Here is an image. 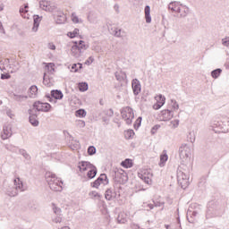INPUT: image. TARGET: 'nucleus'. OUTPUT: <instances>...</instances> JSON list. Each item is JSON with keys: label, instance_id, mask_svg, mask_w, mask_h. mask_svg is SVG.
Listing matches in <instances>:
<instances>
[{"label": "nucleus", "instance_id": "obj_1", "mask_svg": "<svg viewBox=\"0 0 229 229\" xmlns=\"http://www.w3.org/2000/svg\"><path fill=\"white\" fill-rule=\"evenodd\" d=\"M45 178L51 191H54L55 192H62V185H64V182L60 181V179L56 177V174L51 172H47L45 174Z\"/></svg>", "mask_w": 229, "mask_h": 229}, {"label": "nucleus", "instance_id": "obj_2", "mask_svg": "<svg viewBox=\"0 0 229 229\" xmlns=\"http://www.w3.org/2000/svg\"><path fill=\"white\" fill-rule=\"evenodd\" d=\"M177 182L181 185L182 189H187L189 185V172L183 170V168L179 167L177 170Z\"/></svg>", "mask_w": 229, "mask_h": 229}, {"label": "nucleus", "instance_id": "obj_3", "mask_svg": "<svg viewBox=\"0 0 229 229\" xmlns=\"http://www.w3.org/2000/svg\"><path fill=\"white\" fill-rule=\"evenodd\" d=\"M192 155V149L187 144H182L179 148V157L182 162H187Z\"/></svg>", "mask_w": 229, "mask_h": 229}, {"label": "nucleus", "instance_id": "obj_4", "mask_svg": "<svg viewBox=\"0 0 229 229\" xmlns=\"http://www.w3.org/2000/svg\"><path fill=\"white\" fill-rule=\"evenodd\" d=\"M192 155V149L187 144H182L179 148V157L182 162H187Z\"/></svg>", "mask_w": 229, "mask_h": 229}, {"label": "nucleus", "instance_id": "obj_5", "mask_svg": "<svg viewBox=\"0 0 229 229\" xmlns=\"http://www.w3.org/2000/svg\"><path fill=\"white\" fill-rule=\"evenodd\" d=\"M192 155V149L187 144H182L179 148V157L182 162H187Z\"/></svg>", "mask_w": 229, "mask_h": 229}, {"label": "nucleus", "instance_id": "obj_6", "mask_svg": "<svg viewBox=\"0 0 229 229\" xmlns=\"http://www.w3.org/2000/svg\"><path fill=\"white\" fill-rule=\"evenodd\" d=\"M192 155V149L187 144H182L179 148V157L182 162H187Z\"/></svg>", "mask_w": 229, "mask_h": 229}, {"label": "nucleus", "instance_id": "obj_7", "mask_svg": "<svg viewBox=\"0 0 229 229\" xmlns=\"http://www.w3.org/2000/svg\"><path fill=\"white\" fill-rule=\"evenodd\" d=\"M122 117L125 120L126 124H131V122L135 118V114L133 113V109L130 106L124 107L122 111Z\"/></svg>", "mask_w": 229, "mask_h": 229}, {"label": "nucleus", "instance_id": "obj_8", "mask_svg": "<svg viewBox=\"0 0 229 229\" xmlns=\"http://www.w3.org/2000/svg\"><path fill=\"white\" fill-rule=\"evenodd\" d=\"M39 8H41V10H44L45 12L50 13L56 12V10H58L56 4L46 0H41L39 2Z\"/></svg>", "mask_w": 229, "mask_h": 229}, {"label": "nucleus", "instance_id": "obj_9", "mask_svg": "<svg viewBox=\"0 0 229 229\" xmlns=\"http://www.w3.org/2000/svg\"><path fill=\"white\" fill-rule=\"evenodd\" d=\"M33 108H34V111H36V113L37 112H49V110H51V104L37 101L33 104Z\"/></svg>", "mask_w": 229, "mask_h": 229}, {"label": "nucleus", "instance_id": "obj_10", "mask_svg": "<svg viewBox=\"0 0 229 229\" xmlns=\"http://www.w3.org/2000/svg\"><path fill=\"white\" fill-rule=\"evenodd\" d=\"M101 183L104 185H108V177L106 175V174H101L97 180L91 182V187L99 189V185H101Z\"/></svg>", "mask_w": 229, "mask_h": 229}, {"label": "nucleus", "instance_id": "obj_11", "mask_svg": "<svg viewBox=\"0 0 229 229\" xmlns=\"http://www.w3.org/2000/svg\"><path fill=\"white\" fill-rule=\"evenodd\" d=\"M46 97L48 98L50 103H52L53 98L54 99H64V93L62 92V90L53 89V90H51L50 95H47Z\"/></svg>", "mask_w": 229, "mask_h": 229}, {"label": "nucleus", "instance_id": "obj_12", "mask_svg": "<svg viewBox=\"0 0 229 229\" xmlns=\"http://www.w3.org/2000/svg\"><path fill=\"white\" fill-rule=\"evenodd\" d=\"M29 121L32 126H38L39 122L37 116V111L35 109H29Z\"/></svg>", "mask_w": 229, "mask_h": 229}, {"label": "nucleus", "instance_id": "obj_13", "mask_svg": "<svg viewBox=\"0 0 229 229\" xmlns=\"http://www.w3.org/2000/svg\"><path fill=\"white\" fill-rule=\"evenodd\" d=\"M159 117L161 121H171V119H173L174 117L173 111L169 109H165L161 111Z\"/></svg>", "mask_w": 229, "mask_h": 229}, {"label": "nucleus", "instance_id": "obj_14", "mask_svg": "<svg viewBox=\"0 0 229 229\" xmlns=\"http://www.w3.org/2000/svg\"><path fill=\"white\" fill-rule=\"evenodd\" d=\"M14 187L18 191V192H24V191H28V186L24 185V182L21 181V178L17 177L14 179Z\"/></svg>", "mask_w": 229, "mask_h": 229}, {"label": "nucleus", "instance_id": "obj_15", "mask_svg": "<svg viewBox=\"0 0 229 229\" xmlns=\"http://www.w3.org/2000/svg\"><path fill=\"white\" fill-rule=\"evenodd\" d=\"M131 86L134 96H139L141 90L140 81L137 79H133L131 81Z\"/></svg>", "mask_w": 229, "mask_h": 229}, {"label": "nucleus", "instance_id": "obj_16", "mask_svg": "<svg viewBox=\"0 0 229 229\" xmlns=\"http://www.w3.org/2000/svg\"><path fill=\"white\" fill-rule=\"evenodd\" d=\"M92 163L88 161H81L79 162L78 168L81 171V173H85V171H89V168L92 167Z\"/></svg>", "mask_w": 229, "mask_h": 229}, {"label": "nucleus", "instance_id": "obj_17", "mask_svg": "<svg viewBox=\"0 0 229 229\" xmlns=\"http://www.w3.org/2000/svg\"><path fill=\"white\" fill-rule=\"evenodd\" d=\"M12 137V126L11 125H4L2 133L3 140H6V139H10Z\"/></svg>", "mask_w": 229, "mask_h": 229}, {"label": "nucleus", "instance_id": "obj_18", "mask_svg": "<svg viewBox=\"0 0 229 229\" xmlns=\"http://www.w3.org/2000/svg\"><path fill=\"white\" fill-rule=\"evenodd\" d=\"M71 51L74 58H80L81 56V53H83V51L80 50V47H78V41H75V44L72 47Z\"/></svg>", "mask_w": 229, "mask_h": 229}, {"label": "nucleus", "instance_id": "obj_19", "mask_svg": "<svg viewBox=\"0 0 229 229\" xmlns=\"http://www.w3.org/2000/svg\"><path fill=\"white\" fill-rule=\"evenodd\" d=\"M114 76L117 80V81L123 82V83H128V79L126 77V72L121 71V72H116L114 73Z\"/></svg>", "mask_w": 229, "mask_h": 229}, {"label": "nucleus", "instance_id": "obj_20", "mask_svg": "<svg viewBox=\"0 0 229 229\" xmlns=\"http://www.w3.org/2000/svg\"><path fill=\"white\" fill-rule=\"evenodd\" d=\"M55 12H58L56 14L57 18L55 19L56 24H64V22H65V21H67V17L62 11H58V9H56Z\"/></svg>", "mask_w": 229, "mask_h": 229}, {"label": "nucleus", "instance_id": "obj_21", "mask_svg": "<svg viewBox=\"0 0 229 229\" xmlns=\"http://www.w3.org/2000/svg\"><path fill=\"white\" fill-rule=\"evenodd\" d=\"M42 21V16L39 17L38 15H34L33 16V27H32V31L37 32L38 31V26H40V22Z\"/></svg>", "mask_w": 229, "mask_h": 229}, {"label": "nucleus", "instance_id": "obj_22", "mask_svg": "<svg viewBox=\"0 0 229 229\" xmlns=\"http://www.w3.org/2000/svg\"><path fill=\"white\" fill-rule=\"evenodd\" d=\"M182 5V4L180 2H171L168 4V10H171L173 12V13H178V11L180 10V6Z\"/></svg>", "mask_w": 229, "mask_h": 229}, {"label": "nucleus", "instance_id": "obj_23", "mask_svg": "<svg viewBox=\"0 0 229 229\" xmlns=\"http://www.w3.org/2000/svg\"><path fill=\"white\" fill-rule=\"evenodd\" d=\"M105 198L107 201H112V199L117 198V192L112 191V188H109L106 191Z\"/></svg>", "mask_w": 229, "mask_h": 229}, {"label": "nucleus", "instance_id": "obj_24", "mask_svg": "<svg viewBox=\"0 0 229 229\" xmlns=\"http://www.w3.org/2000/svg\"><path fill=\"white\" fill-rule=\"evenodd\" d=\"M189 7L187 5H183L181 4V6L179 7V11H177V13L180 14V17H187L189 15Z\"/></svg>", "mask_w": 229, "mask_h": 229}, {"label": "nucleus", "instance_id": "obj_25", "mask_svg": "<svg viewBox=\"0 0 229 229\" xmlns=\"http://www.w3.org/2000/svg\"><path fill=\"white\" fill-rule=\"evenodd\" d=\"M89 170L87 173V177L89 180H92L93 178H96V174H98V168L96 165H92L91 167L89 168Z\"/></svg>", "mask_w": 229, "mask_h": 229}, {"label": "nucleus", "instance_id": "obj_26", "mask_svg": "<svg viewBox=\"0 0 229 229\" xmlns=\"http://www.w3.org/2000/svg\"><path fill=\"white\" fill-rule=\"evenodd\" d=\"M144 12H145V21L147 24L151 23V7H149V5H146Z\"/></svg>", "mask_w": 229, "mask_h": 229}, {"label": "nucleus", "instance_id": "obj_27", "mask_svg": "<svg viewBox=\"0 0 229 229\" xmlns=\"http://www.w3.org/2000/svg\"><path fill=\"white\" fill-rule=\"evenodd\" d=\"M6 193L11 197V198H15V196H19V191H17V188L14 187H9L6 191Z\"/></svg>", "mask_w": 229, "mask_h": 229}, {"label": "nucleus", "instance_id": "obj_28", "mask_svg": "<svg viewBox=\"0 0 229 229\" xmlns=\"http://www.w3.org/2000/svg\"><path fill=\"white\" fill-rule=\"evenodd\" d=\"M122 167H125V169H130V167H133V161L130 158H126L124 161L121 163Z\"/></svg>", "mask_w": 229, "mask_h": 229}, {"label": "nucleus", "instance_id": "obj_29", "mask_svg": "<svg viewBox=\"0 0 229 229\" xmlns=\"http://www.w3.org/2000/svg\"><path fill=\"white\" fill-rule=\"evenodd\" d=\"M168 159H169V157L167 156V152L164 150L163 154L160 156V163H159L160 167H162V165H164V164H165Z\"/></svg>", "mask_w": 229, "mask_h": 229}, {"label": "nucleus", "instance_id": "obj_30", "mask_svg": "<svg viewBox=\"0 0 229 229\" xmlns=\"http://www.w3.org/2000/svg\"><path fill=\"white\" fill-rule=\"evenodd\" d=\"M221 72H223V70L221 68H217L216 70H213L211 72V76L212 78H214L215 80H217L218 76H221Z\"/></svg>", "mask_w": 229, "mask_h": 229}, {"label": "nucleus", "instance_id": "obj_31", "mask_svg": "<svg viewBox=\"0 0 229 229\" xmlns=\"http://www.w3.org/2000/svg\"><path fill=\"white\" fill-rule=\"evenodd\" d=\"M13 99H14V101H24V99H28L27 96L24 95H17V94H13Z\"/></svg>", "mask_w": 229, "mask_h": 229}, {"label": "nucleus", "instance_id": "obj_32", "mask_svg": "<svg viewBox=\"0 0 229 229\" xmlns=\"http://www.w3.org/2000/svg\"><path fill=\"white\" fill-rule=\"evenodd\" d=\"M135 136V131L133 130H128L124 132V137L127 139V140H130V139H133Z\"/></svg>", "mask_w": 229, "mask_h": 229}, {"label": "nucleus", "instance_id": "obj_33", "mask_svg": "<svg viewBox=\"0 0 229 229\" xmlns=\"http://www.w3.org/2000/svg\"><path fill=\"white\" fill-rule=\"evenodd\" d=\"M79 90L81 92H87L89 90V84L87 82L79 83Z\"/></svg>", "mask_w": 229, "mask_h": 229}, {"label": "nucleus", "instance_id": "obj_34", "mask_svg": "<svg viewBox=\"0 0 229 229\" xmlns=\"http://www.w3.org/2000/svg\"><path fill=\"white\" fill-rule=\"evenodd\" d=\"M228 123H222V124H220L221 128H220V131L222 133H228L229 131V121L227 122Z\"/></svg>", "mask_w": 229, "mask_h": 229}, {"label": "nucleus", "instance_id": "obj_35", "mask_svg": "<svg viewBox=\"0 0 229 229\" xmlns=\"http://www.w3.org/2000/svg\"><path fill=\"white\" fill-rule=\"evenodd\" d=\"M119 176H120V178H123L124 176H126L124 170L117 169L116 171H114V177L119 178Z\"/></svg>", "mask_w": 229, "mask_h": 229}, {"label": "nucleus", "instance_id": "obj_36", "mask_svg": "<svg viewBox=\"0 0 229 229\" xmlns=\"http://www.w3.org/2000/svg\"><path fill=\"white\" fill-rule=\"evenodd\" d=\"M37 92H38V88L33 85L30 88V98H33V96H37Z\"/></svg>", "mask_w": 229, "mask_h": 229}, {"label": "nucleus", "instance_id": "obj_37", "mask_svg": "<svg viewBox=\"0 0 229 229\" xmlns=\"http://www.w3.org/2000/svg\"><path fill=\"white\" fill-rule=\"evenodd\" d=\"M52 210L55 216H60V214H62V209L56 207V204L55 203H52Z\"/></svg>", "mask_w": 229, "mask_h": 229}, {"label": "nucleus", "instance_id": "obj_38", "mask_svg": "<svg viewBox=\"0 0 229 229\" xmlns=\"http://www.w3.org/2000/svg\"><path fill=\"white\" fill-rule=\"evenodd\" d=\"M76 117H85L87 115V111L85 109H79L75 112Z\"/></svg>", "mask_w": 229, "mask_h": 229}, {"label": "nucleus", "instance_id": "obj_39", "mask_svg": "<svg viewBox=\"0 0 229 229\" xmlns=\"http://www.w3.org/2000/svg\"><path fill=\"white\" fill-rule=\"evenodd\" d=\"M78 47L81 51H86V49H88V46L85 45V41L83 40H80L79 43H78Z\"/></svg>", "mask_w": 229, "mask_h": 229}, {"label": "nucleus", "instance_id": "obj_40", "mask_svg": "<svg viewBox=\"0 0 229 229\" xmlns=\"http://www.w3.org/2000/svg\"><path fill=\"white\" fill-rule=\"evenodd\" d=\"M20 155H21L26 160H31V156L28 154L24 149L21 148L19 150Z\"/></svg>", "mask_w": 229, "mask_h": 229}, {"label": "nucleus", "instance_id": "obj_41", "mask_svg": "<svg viewBox=\"0 0 229 229\" xmlns=\"http://www.w3.org/2000/svg\"><path fill=\"white\" fill-rule=\"evenodd\" d=\"M78 69H83V64L81 63H79V64H73L72 65V70L74 72H78Z\"/></svg>", "mask_w": 229, "mask_h": 229}, {"label": "nucleus", "instance_id": "obj_42", "mask_svg": "<svg viewBox=\"0 0 229 229\" xmlns=\"http://www.w3.org/2000/svg\"><path fill=\"white\" fill-rule=\"evenodd\" d=\"M187 140L188 142H191V144H193V142L196 140V136L194 135V132H189L187 136Z\"/></svg>", "mask_w": 229, "mask_h": 229}, {"label": "nucleus", "instance_id": "obj_43", "mask_svg": "<svg viewBox=\"0 0 229 229\" xmlns=\"http://www.w3.org/2000/svg\"><path fill=\"white\" fill-rule=\"evenodd\" d=\"M157 103H163V105H165V97L162 96V94L158 95L156 98Z\"/></svg>", "mask_w": 229, "mask_h": 229}, {"label": "nucleus", "instance_id": "obj_44", "mask_svg": "<svg viewBox=\"0 0 229 229\" xmlns=\"http://www.w3.org/2000/svg\"><path fill=\"white\" fill-rule=\"evenodd\" d=\"M88 155H89L90 157H92V155H96V147L89 146L88 148Z\"/></svg>", "mask_w": 229, "mask_h": 229}, {"label": "nucleus", "instance_id": "obj_45", "mask_svg": "<svg viewBox=\"0 0 229 229\" xmlns=\"http://www.w3.org/2000/svg\"><path fill=\"white\" fill-rule=\"evenodd\" d=\"M78 33H80V29H74L72 32H68V37H70V38H74Z\"/></svg>", "mask_w": 229, "mask_h": 229}, {"label": "nucleus", "instance_id": "obj_46", "mask_svg": "<svg viewBox=\"0 0 229 229\" xmlns=\"http://www.w3.org/2000/svg\"><path fill=\"white\" fill-rule=\"evenodd\" d=\"M5 149H7V151H11L12 153H17V148L13 147V145H5Z\"/></svg>", "mask_w": 229, "mask_h": 229}, {"label": "nucleus", "instance_id": "obj_47", "mask_svg": "<svg viewBox=\"0 0 229 229\" xmlns=\"http://www.w3.org/2000/svg\"><path fill=\"white\" fill-rule=\"evenodd\" d=\"M140 124H142V118L140 116V117H138V119L136 120V122L134 123L135 130H137L138 128H140Z\"/></svg>", "mask_w": 229, "mask_h": 229}, {"label": "nucleus", "instance_id": "obj_48", "mask_svg": "<svg viewBox=\"0 0 229 229\" xmlns=\"http://www.w3.org/2000/svg\"><path fill=\"white\" fill-rule=\"evenodd\" d=\"M171 103H172V108L174 110H178L180 108V105H178V102H176V100L171 99Z\"/></svg>", "mask_w": 229, "mask_h": 229}, {"label": "nucleus", "instance_id": "obj_49", "mask_svg": "<svg viewBox=\"0 0 229 229\" xmlns=\"http://www.w3.org/2000/svg\"><path fill=\"white\" fill-rule=\"evenodd\" d=\"M113 35L114 36V37H121V29H117V28H114V30H113Z\"/></svg>", "mask_w": 229, "mask_h": 229}, {"label": "nucleus", "instance_id": "obj_50", "mask_svg": "<svg viewBox=\"0 0 229 229\" xmlns=\"http://www.w3.org/2000/svg\"><path fill=\"white\" fill-rule=\"evenodd\" d=\"M105 115H107V117H112L114 115V109H108L103 112Z\"/></svg>", "mask_w": 229, "mask_h": 229}, {"label": "nucleus", "instance_id": "obj_51", "mask_svg": "<svg viewBox=\"0 0 229 229\" xmlns=\"http://www.w3.org/2000/svg\"><path fill=\"white\" fill-rule=\"evenodd\" d=\"M76 124L79 128H85V121L83 120H77Z\"/></svg>", "mask_w": 229, "mask_h": 229}, {"label": "nucleus", "instance_id": "obj_52", "mask_svg": "<svg viewBox=\"0 0 229 229\" xmlns=\"http://www.w3.org/2000/svg\"><path fill=\"white\" fill-rule=\"evenodd\" d=\"M162 106H164V102L161 103H156L153 106L154 110H160V108H162Z\"/></svg>", "mask_w": 229, "mask_h": 229}, {"label": "nucleus", "instance_id": "obj_53", "mask_svg": "<svg viewBox=\"0 0 229 229\" xmlns=\"http://www.w3.org/2000/svg\"><path fill=\"white\" fill-rule=\"evenodd\" d=\"M12 78V75L10 73H2L1 74V80H10Z\"/></svg>", "mask_w": 229, "mask_h": 229}, {"label": "nucleus", "instance_id": "obj_54", "mask_svg": "<svg viewBox=\"0 0 229 229\" xmlns=\"http://www.w3.org/2000/svg\"><path fill=\"white\" fill-rule=\"evenodd\" d=\"M157 130H160V125H158V124L154 125V126L152 127V130H151L152 135H155V133H157Z\"/></svg>", "mask_w": 229, "mask_h": 229}, {"label": "nucleus", "instance_id": "obj_55", "mask_svg": "<svg viewBox=\"0 0 229 229\" xmlns=\"http://www.w3.org/2000/svg\"><path fill=\"white\" fill-rule=\"evenodd\" d=\"M223 46H225V47H229V38H225L222 39Z\"/></svg>", "mask_w": 229, "mask_h": 229}, {"label": "nucleus", "instance_id": "obj_56", "mask_svg": "<svg viewBox=\"0 0 229 229\" xmlns=\"http://www.w3.org/2000/svg\"><path fill=\"white\" fill-rule=\"evenodd\" d=\"M141 180H143V182L148 184H149V182H151V179H149V177H146L144 175H141Z\"/></svg>", "mask_w": 229, "mask_h": 229}, {"label": "nucleus", "instance_id": "obj_57", "mask_svg": "<svg viewBox=\"0 0 229 229\" xmlns=\"http://www.w3.org/2000/svg\"><path fill=\"white\" fill-rule=\"evenodd\" d=\"M91 196H94V198H101V194H99L98 192L97 191H91L89 193Z\"/></svg>", "mask_w": 229, "mask_h": 229}, {"label": "nucleus", "instance_id": "obj_58", "mask_svg": "<svg viewBox=\"0 0 229 229\" xmlns=\"http://www.w3.org/2000/svg\"><path fill=\"white\" fill-rule=\"evenodd\" d=\"M53 222L56 224L62 223V216H57L55 218L53 219Z\"/></svg>", "mask_w": 229, "mask_h": 229}, {"label": "nucleus", "instance_id": "obj_59", "mask_svg": "<svg viewBox=\"0 0 229 229\" xmlns=\"http://www.w3.org/2000/svg\"><path fill=\"white\" fill-rule=\"evenodd\" d=\"M92 62H94V57L89 56V60H87V61L85 62V64H86V65H90V64H92Z\"/></svg>", "mask_w": 229, "mask_h": 229}, {"label": "nucleus", "instance_id": "obj_60", "mask_svg": "<svg viewBox=\"0 0 229 229\" xmlns=\"http://www.w3.org/2000/svg\"><path fill=\"white\" fill-rule=\"evenodd\" d=\"M43 83H44V85H47V87H49V81H47V80H46V73H44Z\"/></svg>", "mask_w": 229, "mask_h": 229}, {"label": "nucleus", "instance_id": "obj_61", "mask_svg": "<svg viewBox=\"0 0 229 229\" xmlns=\"http://www.w3.org/2000/svg\"><path fill=\"white\" fill-rule=\"evenodd\" d=\"M72 21V22H75V24H78V22H80V19L78 18V16H73Z\"/></svg>", "mask_w": 229, "mask_h": 229}, {"label": "nucleus", "instance_id": "obj_62", "mask_svg": "<svg viewBox=\"0 0 229 229\" xmlns=\"http://www.w3.org/2000/svg\"><path fill=\"white\" fill-rule=\"evenodd\" d=\"M155 207H162L164 205V202H159V201H153Z\"/></svg>", "mask_w": 229, "mask_h": 229}, {"label": "nucleus", "instance_id": "obj_63", "mask_svg": "<svg viewBox=\"0 0 229 229\" xmlns=\"http://www.w3.org/2000/svg\"><path fill=\"white\" fill-rule=\"evenodd\" d=\"M114 10L116 12V13H120L119 4H115L114 6Z\"/></svg>", "mask_w": 229, "mask_h": 229}, {"label": "nucleus", "instance_id": "obj_64", "mask_svg": "<svg viewBox=\"0 0 229 229\" xmlns=\"http://www.w3.org/2000/svg\"><path fill=\"white\" fill-rule=\"evenodd\" d=\"M20 13H28V12H26V9H24V7H21Z\"/></svg>", "mask_w": 229, "mask_h": 229}]
</instances>
